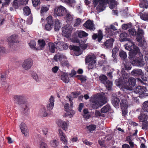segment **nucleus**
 <instances>
[{
    "instance_id": "obj_1",
    "label": "nucleus",
    "mask_w": 148,
    "mask_h": 148,
    "mask_svg": "<svg viewBox=\"0 0 148 148\" xmlns=\"http://www.w3.org/2000/svg\"><path fill=\"white\" fill-rule=\"evenodd\" d=\"M124 84L121 88V90L126 93H129V91L132 90L136 83V79L133 77H130L128 80L129 75L126 73L122 74Z\"/></svg>"
},
{
    "instance_id": "obj_2",
    "label": "nucleus",
    "mask_w": 148,
    "mask_h": 148,
    "mask_svg": "<svg viewBox=\"0 0 148 148\" xmlns=\"http://www.w3.org/2000/svg\"><path fill=\"white\" fill-rule=\"evenodd\" d=\"M90 101L92 103V107L94 109L97 108L107 102L105 97L101 95H96L91 98Z\"/></svg>"
},
{
    "instance_id": "obj_3",
    "label": "nucleus",
    "mask_w": 148,
    "mask_h": 148,
    "mask_svg": "<svg viewBox=\"0 0 148 148\" xmlns=\"http://www.w3.org/2000/svg\"><path fill=\"white\" fill-rule=\"evenodd\" d=\"M134 55H137L139 58H138L137 59L132 61V64L133 65L139 67L144 66L145 63L144 61L143 56L140 52V49L138 47H136L134 48Z\"/></svg>"
},
{
    "instance_id": "obj_4",
    "label": "nucleus",
    "mask_w": 148,
    "mask_h": 148,
    "mask_svg": "<svg viewBox=\"0 0 148 148\" xmlns=\"http://www.w3.org/2000/svg\"><path fill=\"white\" fill-rule=\"evenodd\" d=\"M94 6L96 7V10L99 12H101L105 10L106 5V0H94Z\"/></svg>"
},
{
    "instance_id": "obj_5",
    "label": "nucleus",
    "mask_w": 148,
    "mask_h": 148,
    "mask_svg": "<svg viewBox=\"0 0 148 148\" xmlns=\"http://www.w3.org/2000/svg\"><path fill=\"white\" fill-rule=\"evenodd\" d=\"M143 30L138 28V32L137 33H136V39L138 42V45L140 47H143L146 43V41L143 36Z\"/></svg>"
},
{
    "instance_id": "obj_6",
    "label": "nucleus",
    "mask_w": 148,
    "mask_h": 148,
    "mask_svg": "<svg viewBox=\"0 0 148 148\" xmlns=\"http://www.w3.org/2000/svg\"><path fill=\"white\" fill-rule=\"evenodd\" d=\"M72 27L69 25H66L62 28V35L66 37L69 38L71 35Z\"/></svg>"
},
{
    "instance_id": "obj_7",
    "label": "nucleus",
    "mask_w": 148,
    "mask_h": 148,
    "mask_svg": "<svg viewBox=\"0 0 148 148\" xmlns=\"http://www.w3.org/2000/svg\"><path fill=\"white\" fill-rule=\"evenodd\" d=\"M99 79L101 82L104 84L108 90L111 89L112 85V83L111 82L107 80V77L106 76L104 75L101 76Z\"/></svg>"
},
{
    "instance_id": "obj_8",
    "label": "nucleus",
    "mask_w": 148,
    "mask_h": 148,
    "mask_svg": "<svg viewBox=\"0 0 148 148\" xmlns=\"http://www.w3.org/2000/svg\"><path fill=\"white\" fill-rule=\"evenodd\" d=\"M13 98L18 104L20 105L25 104L26 97L24 95H14L13 96Z\"/></svg>"
},
{
    "instance_id": "obj_9",
    "label": "nucleus",
    "mask_w": 148,
    "mask_h": 148,
    "mask_svg": "<svg viewBox=\"0 0 148 148\" xmlns=\"http://www.w3.org/2000/svg\"><path fill=\"white\" fill-rule=\"evenodd\" d=\"M67 13L66 9L61 5L58 7L57 9H55L54 10L55 14L58 16H63Z\"/></svg>"
},
{
    "instance_id": "obj_10",
    "label": "nucleus",
    "mask_w": 148,
    "mask_h": 148,
    "mask_svg": "<svg viewBox=\"0 0 148 148\" xmlns=\"http://www.w3.org/2000/svg\"><path fill=\"white\" fill-rule=\"evenodd\" d=\"M33 65V61L30 58H28L24 60L22 64L23 68L25 70L30 69Z\"/></svg>"
},
{
    "instance_id": "obj_11",
    "label": "nucleus",
    "mask_w": 148,
    "mask_h": 148,
    "mask_svg": "<svg viewBox=\"0 0 148 148\" xmlns=\"http://www.w3.org/2000/svg\"><path fill=\"white\" fill-rule=\"evenodd\" d=\"M58 135L61 141L64 145H66L68 143L67 138L66 136L62 130L60 129L58 130Z\"/></svg>"
},
{
    "instance_id": "obj_12",
    "label": "nucleus",
    "mask_w": 148,
    "mask_h": 148,
    "mask_svg": "<svg viewBox=\"0 0 148 148\" xmlns=\"http://www.w3.org/2000/svg\"><path fill=\"white\" fill-rule=\"evenodd\" d=\"M105 27H106L105 29V32L107 36H111L113 34V32L111 29L113 30H115L117 29L116 27L113 25H110V27L107 26H105Z\"/></svg>"
},
{
    "instance_id": "obj_13",
    "label": "nucleus",
    "mask_w": 148,
    "mask_h": 148,
    "mask_svg": "<svg viewBox=\"0 0 148 148\" xmlns=\"http://www.w3.org/2000/svg\"><path fill=\"white\" fill-rule=\"evenodd\" d=\"M56 48L60 50H65L68 48V45L64 42L59 41L56 43Z\"/></svg>"
},
{
    "instance_id": "obj_14",
    "label": "nucleus",
    "mask_w": 148,
    "mask_h": 148,
    "mask_svg": "<svg viewBox=\"0 0 148 148\" xmlns=\"http://www.w3.org/2000/svg\"><path fill=\"white\" fill-rule=\"evenodd\" d=\"M58 125L61 127L63 130L66 131L68 128V124L65 121L61 120H58L57 122Z\"/></svg>"
},
{
    "instance_id": "obj_15",
    "label": "nucleus",
    "mask_w": 148,
    "mask_h": 148,
    "mask_svg": "<svg viewBox=\"0 0 148 148\" xmlns=\"http://www.w3.org/2000/svg\"><path fill=\"white\" fill-rule=\"evenodd\" d=\"M93 22L90 20H88L84 24V26L86 29L90 30H94L95 27Z\"/></svg>"
},
{
    "instance_id": "obj_16",
    "label": "nucleus",
    "mask_w": 148,
    "mask_h": 148,
    "mask_svg": "<svg viewBox=\"0 0 148 148\" xmlns=\"http://www.w3.org/2000/svg\"><path fill=\"white\" fill-rule=\"evenodd\" d=\"M146 91L145 87L141 86H138L136 87L134 90V92L140 95L143 94Z\"/></svg>"
},
{
    "instance_id": "obj_17",
    "label": "nucleus",
    "mask_w": 148,
    "mask_h": 148,
    "mask_svg": "<svg viewBox=\"0 0 148 148\" xmlns=\"http://www.w3.org/2000/svg\"><path fill=\"white\" fill-rule=\"evenodd\" d=\"M92 39L95 40L97 38H98L97 40L98 41L100 42L102 39L103 37V34L101 30H99L98 34H94L92 36Z\"/></svg>"
},
{
    "instance_id": "obj_18",
    "label": "nucleus",
    "mask_w": 148,
    "mask_h": 148,
    "mask_svg": "<svg viewBox=\"0 0 148 148\" xmlns=\"http://www.w3.org/2000/svg\"><path fill=\"white\" fill-rule=\"evenodd\" d=\"M127 41H128V43L125 45V48L128 50L130 51L132 49V47H133L134 49L133 51V53L134 54V48L136 47L134 46V43L130 39Z\"/></svg>"
},
{
    "instance_id": "obj_19",
    "label": "nucleus",
    "mask_w": 148,
    "mask_h": 148,
    "mask_svg": "<svg viewBox=\"0 0 148 148\" xmlns=\"http://www.w3.org/2000/svg\"><path fill=\"white\" fill-rule=\"evenodd\" d=\"M9 45L10 46H12L14 43L18 42L17 37L16 36H12L9 37L8 38Z\"/></svg>"
},
{
    "instance_id": "obj_20",
    "label": "nucleus",
    "mask_w": 148,
    "mask_h": 148,
    "mask_svg": "<svg viewBox=\"0 0 148 148\" xmlns=\"http://www.w3.org/2000/svg\"><path fill=\"white\" fill-rule=\"evenodd\" d=\"M96 57L94 54H89L86 56L85 58V62L86 63H88L92 62L94 60H96Z\"/></svg>"
},
{
    "instance_id": "obj_21",
    "label": "nucleus",
    "mask_w": 148,
    "mask_h": 148,
    "mask_svg": "<svg viewBox=\"0 0 148 148\" xmlns=\"http://www.w3.org/2000/svg\"><path fill=\"white\" fill-rule=\"evenodd\" d=\"M20 128L22 133L25 136H27L28 134V131L25 124L24 123H21L20 125Z\"/></svg>"
},
{
    "instance_id": "obj_22",
    "label": "nucleus",
    "mask_w": 148,
    "mask_h": 148,
    "mask_svg": "<svg viewBox=\"0 0 148 148\" xmlns=\"http://www.w3.org/2000/svg\"><path fill=\"white\" fill-rule=\"evenodd\" d=\"M69 105L68 103L65 104L64 105V108L65 111L67 112V113L69 115H73L75 114V112L71 109H69Z\"/></svg>"
},
{
    "instance_id": "obj_23",
    "label": "nucleus",
    "mask_w": 148,
    "mask_h": 148,
    "mask_svg": "<svg viewBox=\"0 0 148 148\" xmlns=\"http://www.w3.org/2000/svg\"><path fill=\"white\" fill-rule=\"evenodd\" d=\"M143 71L142 70L139 69H134L131 72V75L133 76H138L142 75Z\"/></svg>"
},
{
    "instance_id": "obj_24",
    "label": "nucleus",
    "mask_w": 148,
    "mask_h": 148,
    "mask_svg": "<svg viewBox=\"0 0 148 148\" xmlns=\"http://www.w3.org/2000/svg\"><path fill=\"white\" fill-rule=\"evenodd\" d=\"M106 4H109V7L112 9L114 8L117 4V3L114 0H106Z\"/></svg>"
},
{
    "instance_id": "obj_25",
    "label": "nucleus",
    "mask_w": 148,
    "mask_h": 148,
    "mask_svg": "<svg viewBox=\"0 0 148 148\" xmlns=\"http://www.w3.org/2000/svg\"><path fill=\"white\" fill-rule=\"evenodd\" d=\"M69 48H71L74 50L75 55L78 56L81 54L80 48L78 46L71 45Z\"/></svg>"
},
{
    "instance_id": "obj_26",
    "label": "nucleus",
    "mask_w": 148,
    "mask_h": 148,
    "mask_svg": "<svg viewBox=\"0 0 148 148\" xmlns=\"http://www.w3.org/2000/svg\"><path fill=\"white\" fill-rule=\"evenodd\" d=\"M65 19L68 23H71L73 19V16L71 13H67Z\"/></svg>"
},
{
    "instance_id": "obj_27",
    "label": "nucleus",
    "mask_w": 148,
    "mask_h": 148,
    "mask_svg": "<svg viewBox=\"0 0 148 148\" xmlns=\"http://www.w3.org/2000/svg\"><path fill=\"white\" fill-rule=\"evenodd\" d=\"M54 98L52 96H51L49 99V103L47 106V108L49 110H52L54 105Z\"/></svg>"
},
{
    "instance_id": "obj_28",
    "label": "nucleus",
    "mask_w": 148,
    "mask_h": 148,
    "mask_svg": "<svg viewBox=\"0 0 148 148\" xmlns=\"http://www.w3.org/2000/svg\"><path fill=\"white\" fill-rule=\"evenodd\" d=\"M66 59V57L61 54H58L56 55L54 57V60L55 61H60L61 62L63 60Z\"/></svg>"
},
{
    "instance_id": "obj_29",
    "label": "nucleus",
    "mask_w": 148,
    "mask_h": 148,
    "mask_svg": "<svg viewBox=\"0 0 148 148\" xmlns=\"http://www.w3.org/2000/svg\"><path fill=\"white\" fill-rule=\"evenodd\" d=\"M120 102V100L118 98L113 96L112 103L115 107L117 108L119 106Z\"/></svg>"
},
{
    "instance_id": "obj_30",
    "label": "nucleus",
    "mask_w": 148,
    "mask_h": 148,
    "mask_svg": "<svg viewBox=\"0 0 148 148\" xmlns=\"http://www.w3.org/2000/svg\"><path fill=\"white\" fill-rule=\"evenodd\" d=\"M38 46L37 48L38 50H41L44 47L45 43L43 39H40L38 40Z\"/></svg>"
},
{
    "instance_id": "obj_31",
    "label": "nucleus",
    "mask_w": 148,
    "mask_h": 148,
    "mask_svg": "<svg viewBox=\"0 0 148 148\" xmlns=\"http://www.w3.org/2000/svg\"><path fill=\"white\" fill-rule=\"evenodd\" d=\"M114 40L113 39H111L106 40L104 44V47L106 48L111 47L113 45Z\"/></svg>"
},
{
    "instance_id": "obj_32",
    "label": "nucleus",
    "mask_w": 148,
    "mask_h": 148,
    "mask_svg": "<svg viewBox=\"0 0 148 148\" xmlns=\"http://www.w3.org/2000/svg\"><path fill=\"white\" fill-rule=\"evenodd\" d=\"M76 34H78V37L82 38L83 37L87 36L88 35V34L86 33L85 32L83 31L77 30L75 32Z\"/></svg>"
},
{
    "instance_id": "obj_33",
    "label": "nucleus",
    "mask_w": 148,
    "mask_h": 148,
    "mask_svg": "<svg viewBox=\"0 0 148 148\" xmlns=\"http://www.w3.org/2000/svg\"><path fill=\"white\" fill-rule=\"evenodd\" d=\"M127 34L125 32L121 33L120 36V40L121 42L125 41H128L130 38H127L128 36Z\"/></svg>"
},
{
    "instance_id": "obj_34",
    "label": "nucleus",
    "mask_w": 148,
    "mask_h": 148,
    "mask_svg": "<svg viewBox=\"0 0 148 148\" xmlns=\"http://www.w3.org/2000/svg\"><path fill=\"white\" fill-rule=\"evenodd\" d=\"M120 105L121 109H127L128 104L127 100L123 99L121 100Z\"/></svg>"
},
{
    "instance_id": "obj_35",
    "label": "nucleus",
    "mask_w": 148,
    "mask_h": 148,
    "mask_svg": "<svg viewBox=\"0 0 148 148\" xmlns=\"http://www.w3.org/2000/svg\"><path fill=\"white\" fill-rule=\"evenodd\" d=\"M138 119L140 121L145 122L148 120V116L145 114H140L138 117Z\"/></svg>"
},
{
    "instance_id": "obj_36",
    "label": "nucleus",
    "mask_w": 148,
    "mask_h": 148,
    "mask_svg": "<svg viewBox=\"0 0 148 148\" xmlns=\"http://www.w3.org/2000/svg\"><path fill=\"white\" fill-rule=\"evenodd\" d=\"M48 45L49 51L51 53H54L56 48V45H55L53 43L49 42L48 43Z\"/></svg>"
},
{
    "instance_id": "obj_37",
    "label": "nucleus",
    "mask_w": 148,
    "mask_h": 148,
    "mask_svg": "<svg viewBox=\"0 0 148 148\" xmlns=\"http://www.w3.org/2000/svg\"><path fill=\"white\" fill-rule=\"evenodd\" d=\"M61 27L60 23V21L57 19H56L55 21L54 29L55 31H57L59 30Z\"/></svg>"
},
{
    "instance_id": "obj_38",
    "label": "nucleus",
    "mask_w": 148,
    "mask_h": 148,
    "mask_svg": "<svg viewBox=\"0 0 148 148\" xmlns=\"http://www.w3.org/2000/svg\"><path fill=\"white\" fill-rule=\"evenodd\" d=\"M61 79L64 82L68 83L69 81V78L67 75L64 73L61 75Z\"/></svg>"
},
{
    "instance_id": "obj_39",
    "label": "nucleus",
    "mask_w": 148,
    "mask_h": 148,
    "mask_svg": "<svg viewBox=\"0 0 148 148\" xmlns=\"http://www.w3.org/2000/svg\"><path fill=\"white\" fill-rule=\"evenodd\" d=\"M141 3L140 4V6L141 8H147L148 7V1L147 0H140Z\"/></svg>"
},
{
    "instance_id": "obj_40",
    "label": "nucleus",
    "mask_w": 148,
    "mask_h": 148,
    "mask_svg": "<svg viewBox=\"0 0 148 148\" xmlns=\"http://www.w3.org/2000/svg\"><path fill=\"white\" fill-rule=\"evenodd\" d=\"M86 40H84L83 41L82 40L79 43V47L82 48L83 49H85L88 45V44H86Z\"/></svg>"
},
{
    "instance_id": "obj_41",
    "label": "nucleus",
    "mask_w": 148,
    "mask_h": 148,
    "mask_svg": "<svg viewBox=\"0 0 148 148\" xmlns=\"http://www.w3.org/2000/svg\"><path fill=\"white\" fill-rule=\"evenodd\" d=\"M39 114L41 116L43 117L47 116L48 114L45 108H44L40 109Z\"/></svg>"
},
{
    "instance_id": "obj_42",
    "label": "nucleus",
    "mask_w": 148,
    "mask_h": 148,
    "mask_svg": "<svg viewBox=\"0 0 148 148\" xmlns=\"http://www.w3.org/2000/svg\"><path fill=\"white\" fill-rule=\"evenodd\" d=\"M47 23L54 25V20L53 17L51 15L48 16L46 18Z\"/></svg>"
},
{
    "instance_id": "obj_43",
    "label": "nucleus",
    "mask_w": 148,
    "mask_h": 148,
    "mask_svg": "<svg viewBox=\"0 0 148 148\" xmlns=\"http://www.w3.org/2000/svg\"><path fill=\"white\" fill-rule=\"evenodd\" d=\"M110 109V107L109 105H107L104 106L101 109V112L105 113L108 112Z\"/></svg>"
},
{
    "instance_id": "obj_44",
    "label": "nucleus",
    "mask_w": 148,
    "mask_h": 148,
    "mask_svg": "<svg viewBox=\"0 0 148 148\" xmlns=\"http://www.w3.org/2000/svg\"><path fill=\"white\" fill-rule=\"evenodd\" d=\"M49 9V7L48 6L43 5L41 8L40 12L42 14H43L44 13L47 12Z\"/></svg>"
},
{
    "instance_id": "obj_45",
    "label": "nucleus",
    "mask_w": 148,
    "mask_h": 148,
    "mask_svg": "<svg viewBox=\"0 0 148 148\" xmlns=\"http://www.w3.org/2000/svg\"><path fill=\"white\" fill-rule=\"evenodd\" d=\"M58 142L56 140H53L50 141V145L52 147H57L58 145Z\"/></svg>"
},
{
    "instance_id": "obj_46",
    "label": "nucleus",
    "mask_w": 148,
    "mask_h": 148,
    "mask_svg": "<svg viewBox=\"0 0 148 148\" xmlns=\"http://www.w3.org/2000/svg\"><path fill=\"white\" fill-rule=\"evenodd\" d=\"M142 109L144 111L148 112V101H145L143 103Z\"/></svg>"
},
{
    "instance_id": "obj_47",
    "label": "nucleus",
    "mask_w": 148,
    "mask_h": 148,
    "mask_svg": "<svg viewBox=\"0 0 148 148\" xmlns=\"http://www.w3.org/2000/svg\"><path fill=\"white\" fill-rule=\"evenodd\" d=\"M24 14L26 16L29 15L31 13V11L29 8L26 6L23 8Z\"/></svg>"
},
{
    "instance_id": "obj_48",
    "label": "nucleus",
    "mask_w": 148,
    "mask_h": 148,
    "mask_svg": "<svg viewBox=\"0 0 148 148\" xmlns=\"http://www.w3.org/2000/svg\"><path fill=\"white\" fill-rule=\"evenodd\" d=\"M22 105L23 112L25 114L28 113L29 112V109L27 105L25 104Z\"/></svg>"
},
{
    "instance_id": "obj_49",
    "label": "nucleus",
    "mask_w": 148,
    "mask_h": 148,
    "mask_svg": "<svg viewBox=\"0 0 148 148\" xmlns=\"http://www.w3.org/2000/svg\"><path fill=\"white\" fill-rule=\"evenodd\" d=\"M53 26V25L47 23L45 26L44 29L47 31H50L52 29Z\"/></svg>"
},
{
    "instance_id": "obj_50",
    "label": "nucleus",
    "mask_w": 148,
    "mask_h": 148,
    "mask_svg": "<svg viewBox=\"0 0 148 148\" xmlns=\"http://www.w3.org/2000/svg\"><path fill=\"white\" fill-rule=\"evenodd\" d=\"M96 66V60H94L90 62L88 65V68L92 69L95 67Z\"/></svg>"
},
{
    "instance_id": "obj_51",
    "label": "nucleus",
    "mask_w": 148,
    "mask_h": 148,
    "mask_svg": "<svg viewBox=\"0 0 148 148\" xmlns=\"http://www.w3.org/2000/svg\"><path fill=\"white\" fill-rule=\"evenodd\" d=\"M62 65L63 66H66L68 67L70 66V64L66 60V58L65 59L63 60L61 62Z\"/></svg>"
},
{
    "instance_id": "obj_52",
    "label": "nucleus",
    "mask_w": 148,
    "mask_h": 148,
    "mask_svg": "<svg viewBox=\"0 0 148 148\" xmlns=\"http://www.w3.org/2000/svg\"><path fill=\"white\" fill-rule=\"evenodd\" d=\"M124 63V66L125 67V69L129 70H130L132 68L131 66V64L130 62H126V61H125V62Z\"/></svg>"
},
{
    "instance_id": "obj_53",
    "label": "nucleus",
    "mask_w": 148,
    "mask_h": 148,
    "mask_svg": "<svg viewBox=\"0 0 148 148\" xmlns=\"http://www.w3.org/2000/svg\"><path fill=\"white\" fill-rule=\"evenodd\" d=\"M28 0H27L28 1ZM24 0H14L13 4V6L16 9L18 8V2H22L24 1Z\"/></svg>"
},
{
    "instance_id": "obj_54",
    "label": "nucleus",
    "mask_w": 148,
    "mask_h": 148,
    "mask_svg": "<svg viewBox=\"0 0 148 148\" xmlns=\"http://www.w3.org/2000/svg\"><path fill=\"white\" fill-rule=\"evenodd\" d=\"M119 54L120 57L123 59H125L127 57L126 52L123 51L120 52Z\"/></svg>"
},
{
    "instance_id": "obj_55",
    "label": "nucleus",
    "mask_w": 148,
    "mask_h": 148,
    "mask_svg": "<svg viewBox=\"0 0 148 148\" xmlns=\"http://www.w3.org/2000/svg\"><path fill=\"white\" fill-rule=\"evenodd\" d=\"M96 126L94 125H91L88 126L87 129L90 132L94 131L96 129Z\"/></svg>"
},
{
    "instance_id": "obj_56",
    "label": "nucleus",
    "mask_w": 148,
    "mask_h": 148,
    "mask_svg": "<svg viewBox=\"0 0 148 148\" xmlns=\"http://www.w3.org/2000/svg\"><path fill=\"white\" fill-rule=\"evenodd\" d=\"M81 19L79 18H78L75 20V22L74 24V27H77L79 26L82 22Z\"/></svg>"
},
{
    "instance_id": "obj_57",
    "label": "nucleus",
    "mask_w": 148,
    "mask_h": 148,
    "mask_svg": "<svg viewBox=\"0 0 148 148\" xmlns=\"http://www.w3.org/2000/svg\"><path fill=\"white\" fill-rule=\"evenodd\" d=\"M142 125V128L143 129H147L148 127V121L143 122Z\"/></svg>"
},
{
    "instance_id": "obj_58",
    "label": "nucleus",
    "mask_w": 148,
    "mask_h": 148,
    "mask_svg": "<svg viewBox=\"0 0 148 148\" xmlns=\"http://www.w3.org/2000/svg\"><path fill=\"white\" fill-rule=\"evenodd\" d=\"M30 47L32 48H35L36 42L34 40H31L29 43Z\"/></svg>"
},
{
    "instance_id": "obj_59",
    "label": "nucleus",
    "mask_w": 148,
    "mask_h": 148,
    "mask_svg": "<svg viewBox=\"0 0 148 148\" xmlns=\"http://www.w3.org/2000/svg\"><path fill=\"white\" fill-rule=\"evenodd\" d=\"M129 34L132 35H136V32L134 29H131L129 30Z\"/></svg>"
},
{
    "instance_id": "obj_60",
    "label": "nucleus",
    "mask_w": 148,
    "mask_h": 148,
    "mask_svg": "<svg viewBox=\"0 0 148 148\" xmlns=\"http://www.w3.org/2000/svg\"><path fill=\"white\" fill-rule=\"evenodd\" d=\"M32 2L35 7L39 5L40 3V0H32Z\"/></svg>"
},
{
    "instance_id": "obj_61",
    "label": "nucleus",
    "mask_w": 148,
    "mask_h": 148,
    "mask_svg": "<svg viewBox=\"0 0 148 148\" xmlns=\"http://www.w3.org/2000/svg\"><path fill=\"white\" fill-rule=\"evenodd\" d=\"M141 18L144 20H148V14H144L141 15L140 16Z\"/></svg>"
},
{
    "instance_id": "obj_62",
    "label": "nucleus",
    "mask_w": 148,
    "mask_h": 148,
    "mask_svg": "<svg viewBox=\"0 0 148 148\" xmlns=\"http://www.w3.org/2000/svg\"><path fill=\"white\" fill-rule=\"evenodd\" d=\"M7 51H6L4 47H0V55H1L2 54L6 53Z\"/></svg>"
},
{
    "instance_id": "obj_63",
    "label": "nucleus",
    "mask_w": 148,
    "mask_h": 148,
    "mask_svg": "<svg viewBox=\"0 0 148 148\" xmlns=\"http://www.w3.org/2000/svg\"><path fill=\"white\" fill-rule=\"evenodd\" d=\"M40 148H48V146L45 143L42 142L41 143L40 146Z\"/></svg>"
},
{
    "instance_id": "obj_64",
    "label": "nucleus",
    "mask_w": 148,
    "mask_h": 148,
    "mask_svg": "<svg viewBox=\"0 0 148 148\" xmlns=\"http://www.w3.org/2000/svg\"><path fill=\"white\" fill-rule=\"evenodd\" d=\"M131 26V25L130 24H125L122 25V28L126 30L128 28H129Z\"/></svg>"
}]
</instances>
